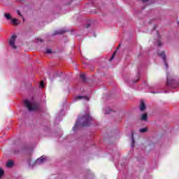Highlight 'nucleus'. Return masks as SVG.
Here are the masks:
<instances>
[{"label": "nucleus", "mask_w": 179, "mask_h": 179, "mask_svg": "<svg viewBox=\"0 0 179 179\" xmlns=\"http://www.w3.org/2000/svg\"><path fill=\"white\" fill-rule=\"evenodd\" d=\"M91 122L92 117H90V115L89 114L85 115L81 117H78L77 122L73 127V131H76V129L78 128V125H79V124L80 127H89Z\"/></svg>", "instance_id": "obj_1"}, {"label": "nucleus", "mask_w": 179, "mask_h": 179, "mask_svg": "<svg viewBox=\"0 0 179 179\" xmlns=\"http://www.w3.org/2000/svg\"><path fill=\"white\" fill-rule=\"evenodd\" d=\"M24 106L28 108L29 111H36L40 106L36 103H31L28 100L24 101Z\"/></svg>", "instance_id": "obj_2"}, {"label": "nucleus", "mask_w": 179, "mask_h": 179, "mask_svg": "<svg viewBox=\"0 0 179 179\" xmlns=\"http://www.w3.org/2000/svg\"><path fill=\"white\" fill-rule=\"evenodd\" d=\"M16 38H17V36L15 34H14L11 36V38H10V41H9V45L14 50H16V48H17L16 45H15Z\"/></svg>", "instance_id": "obj_3"}, {"label": "nucleus", "mask_w": 179, "mask_h": 179, "mask_svg": "<svg viewBox=\"0 0 179 179\" xmlns=\"http://www.w3.org/2000/svg\"><path fill=\"white\" fill-rule=\"evenodd\" d=\"M47 160V157L45 156H42L40 158H38L35 162V166H38L40 164H43Z\"/></svg>", "instance_id": "obj_4"}, {"label": "nucleus", "mask_w": 179, "mask_h": 179, "mask_svg": "<svg viewBox=\"0 0 179 179\" xmlns=\"http://www.w3.org/2000/svg\"><path fill=\"white\" fill-rule=\"evenodd\" d=\"M159 55L164 61L165 66H166V68H169V65H167V62H166V55L164 54V52H162L161 53H159Z\"/></svg>", "instance_id": "obj_5"}, {"label": "nucleus", "mask_w": 179, "mask_h": 179, "mask_svg": "<svg viewBox=\"0 0 179 179\" xmlns=\"http://www.w3.org/2000/svg\"><path fill=\"white\" fill-rule=\"evenodd\" d=\"M80 99H83L86 101H89L90 98L87 96H78L74 99V101H76L77 100H80Z\"/></svg>", "instance_id": "obj_6"}, {"label": "nucleus", "mask_w": 179, "mask_h": 179, "mask_svg": "<svg viewBox=\"0 0 179 179\" xmlns=\"http://www.w3.org/2000/svg\"><path fill=\"white\" fill-rule=\"evenodd\" d=\"M146 108V106H145V103H143V101H141V105H140V110L141 111H143Z\"/></svg>", "instance_id": "obj_7"}, {"label": "nucleus", "mask_w": 179, "mask_h": 179, "mask_svg": "<svg viewBox=\"0 0 179 179\" xmlns=\"http://www.w3.org/2000/svg\"><path fill=\"white\" fill-rule=\"evenodd\" d=\"M13 161L12 160H9L7 163H6V167L8 168H10V167H13Z\"/></svg>", "instance_id": "obj_8"}, {"label": "nucleus", "mask_w": 179, "mask_h": 179, "mask_svg": "<svg viewBox=\"0 0 179 179\" xmlns=\"http://www.w3.org/2000/svg\"><path fill=\"white\" fill-rule=\"evenodd\" d=\"M4 16L7 20H10V19H12V16H10V14L9 13H5Z\"/></svg>", "instance_id": "obj_9"}, {"label": "nucleus", "mask_w": 179, "mask_h": 179, "mask_svg": "<svg viewBox=\"0 0 179 179\" xmlns=\"http://www.w3.org/2000/svg\"><path fill=\"white\" fill-rule=\"evenodd\" d=\"M141 120L143 121H146V120H148V113H144L141 117Z\"/></svg>", "instance_id": "obj_10"}, {"label": "nucleus", "mask_w": 179, "mask_h": 179, "mask_svg": "<svg viewBox=\"0 0 179 179\" xmlns=\"http://www.w3.org/2000/svg\"><path fill=\"white\" fill-rule=\"evenodd\" d=\"M13 24H19V20L17 19L14 18L11 20Z\"/></svg>", "instance_id": "obj_11"}, {"label": "nucleus", "mask_w": 179, "mask_h": 179, "mask_svg": "<svg viewBox=\"0 0 179 179\" xmlns=\"http://www.w3.org/2000/svg\"><path fill=\"white\" fill-rule=\"evenodd\" d=\"M65 31H66L61 29L59 31H56L55 32V34H63V33H65Z\"/></svg>", "instance_id": "obj_12"}, {"label": "nucleus", "mask_w": 179, "mask_h": 179, "mask_svg": "<svg viewBox=\"0 0 179 179\" xmlns=\"http://www.w3.org/2000/svg\"><path fill=\"white\" fill-rule=\"evenodd\" d=\"M139 131L141 133V134H143L145 132H147L148 131V127H145V128H143V129H140Z\"/></svg>", "instance_id": "obj_13"}, {"label": "nucleus", "mask_w": 179, "mask_h": 179, "mask_svg": "<svg viewBox=\"0 0 179 179\" xmlns=\"http://www.w3.org/2000/svg\"><path fill=\"white\" fill-rule=\"evenodd\" d=\"M80 78L81 79H83V80H85V79H86V74H85V73H82L80 74Z\"/></svg>", "instance_id": "obj_14"}, {"label": "nucleus", "mask_w": 179, "mask_h": 179, "mask_svg": "<svg viewBox=\"0 0 179 179\" xmlns=\"http://www.w3.org/2000/svg\"><path fill=\"white\" fill-rule=\"evenodd\" d=\"M131 148H134V145H135V138H134V134H132L131 136Z\"/></svg>", "instance_id": "obj_15"}, {"label": "nucleus", "mask_w": 179, "mask_h": 179, "mask_svg": "<svg viewBox=\"0 0 179 179\" xmlns=\"http://www.w3.org/2000/svg\"><path fill=\"white\" fill-rule=\"evenodd\" d=\"M111 113H113V110H111L110 109H108L105 110V114H111Z\"/></svg>", "instance_id": "obj_16"}, {"label": "nucleus", "mask_w": 179, "mask_h": 179, "mask_svg": "<svg viewBox=\"0 0 179 179\" xmlns=\"http://www.w3.org/2000/svg\"><path fill=\"white\" fill-rule=\"evenodd\" d=\"M3 169H2V168H0V178L1 177H2V176H3Z\"/></svg>", "instance_id": "obj_17"}, {"label": "nucleus", "mask_w": 179, "mask_h": 179, "mask_svg": "<svg viewBox=\"0 0 179 179\" xmlns=\"http://www.w3.org/2000/svg\"><path fill=\"white\" fill-rule=\"evenodd\" d=\"M45 52H46V54H51V52H52L51 49H46Z\"/></svg>", "instance_id": "obj_18"}, {"label": "nucleus", "mask_w": 179, "mask_h": 179, "mask_svg": "<svg viewBox=\"0 0 179 179\" xmlns=\"http://www.w3.org/2000/svg\"><path fill=\"white\" fill-rule=\"evenodd\" d=\"M114 57H115V52L113 54L112 57L110 58L109 61H113L114 59Z\"/></svg>", "instance_id": "obj_19"}, {"label": "nucleus", "mask_w": 179, "mask_h": 179, "mask_svg": "<svg viewBox=\"0 0 179 179\" xmlns=\"http://www.w3.org/2000/svg\"><path fill=\"white\" fill-rule=\"evenodd\" d=\"M40 87L41 88L44 87V81H41Z\"/></svg>", "instance_id": "obj_20"}, {"label": "nucleus", "mask_w": 179, "mask_h": 179, "mask_svg": "<svg viewBox=\"0 0 179 179\" xmlns=\"http://www.w3.org/2000/svg\"><path fill=\"white\" fill-rule=\"evenodd\" d=\"M17 15H19V16H21V17H22V13H20V11L19 10H17Z\"/></svg>", "instance_id": "obj_21"}, {"label": "nucleus", "mask_w": 179, "mask_h": 179, "mask_svg": "<svg viewBox=\"0 0 179 179\" xmlns=\"http://www.w3.org/2000/svg\"><path fill=\"white\" fill-rule=\"evenodd\" d=\"M36 43H38V41H43V40H41V38H36Z\"/></svg>", "instance_id": "obj_22"}, {"label": "nucleus", "mask_w": 179, "mask_h": 179, "mask_svg": "<svg viewBox=\"0 0 179 179\" xmlns=\"http://www.w3.org/2000/svg\"><path fill=\"white\" fill-rule=\"evenodd\" d=\"M162 45V43L160 41H158V46L160 47Z\"/></svg>", "instance_id": "obj_23"}, {"label": "nucleus", "mask_w": 179, "mask_h": 179, "mask_svg": "<svg viewBox=\"0 0 179 179\" xmlns=\"http://www.w3.org/2000/svg\"><path fill=\"white\" fill-rule=\"evenodd\" d=\"M149 0H142V1L143 2V3H145V2H148Z\"/></svg>", "instance_id": "obj_24"}, {"label": "nucleus", "mask_w": 179, "mask_h": 179, "mask_svg": "<svg viewBox=\"0 0 179 179\" xmlns=\"http://www.w3.org/2000/svg\"><path fill=\"white\" fill-rule=\"evenodd\" d=\"M167 85H170V82L169 81V78H167Z\"/></svg>", "instance_id": "obj_25"}, {"label": "nucleus", "mask_w": 179, "mask_h": 179, "mask_svg": "<svg viewBox=\"0 0 179 179\" xmlns=\"http://www.w3.org/2000/svg\"><path fill=\"white\" fill-rule=\"evenodd\" d=\"M138 82V80L135 81V83H136Z\"/></svg>", "instance_id": "obj_26"}, {"label": "nucleus", "mask_w": 179, "mask_h": 179, "mask_svg": "<svg viewBox=\"0 0 179 179\" xmlns=\"http://www.w3.org/2000/svg\"><path fill=\"white\" fill-rule=\"evenodd\" d=\"M153 93H157V92H153Z\"/></svg>", "instance_id": "obj_27"}]
</instances>
